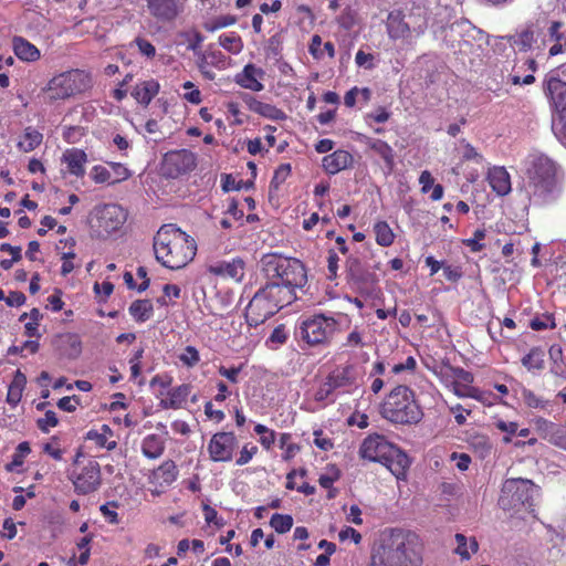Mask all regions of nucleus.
<instances>
[{"mask_svg": "<svg viewBox=\"0 0 566 566\" xmlns=\"http://www.w3.org/2000/svg\"><path fill=\"white\" fill-rule=\"evenodd\" d=\"M86 160V154L77 148L67 149L62 156V164L65 165L66 171L76 177L84 176Z\"/></svg>", "mask_w": 566, "mask_h": 566, "instance_id": "nucleus-22", "label": "nucleus"}, {"mask_svg": "<svg viewBox=\"0 0 566 566\" xmlns=\"http://www.w3.org/2000/svg\"><path fill=\"white\" fill-rule=\"evenodd\" d=\"M462 144V157L464 160H472L476 164H481L483 161V157L481 154L476 151V149L465 140L461 142Z\"/></svg>", "mask_w": 566, "mask_h": 566, "instance_id": "nucleus-55", "label": "nucleus"}, {"mask_svg": "<svg viewBox=\"0 0 566 566\" xmlns=\"http://www.w3.org/2000/svg\"><path fill=\"white\" fill-rule=\"evenodd\" d=\"M526 192L535 203L553 200L558 192V170L545 155H531L526 161Z\"/></svg>", "mask_w": 566, "mask_h": 566, "instance_id": "nucleus-3", "label": "nucleus"}, {"mask_svg": "<svg viewBox=\"0 0 566 566\" xmlns=\"http://www.w3.org/2000/svg\"><path fill=\"white\" fill-rule=\"evenodd\" d=\"M235 446L237 438L232 432H219L211 438L208 450L213 461H229Z\"/></svg>", "mask_w": 566, "mask_h": 566, "instance_id": "nucleus-15", "label": "nucleus"}, {"mask_svg": "<svg viewBox=\"0 0 566 566\" xmlns=\"http://www.w3.org/2000/svg\"><path fill=\"white\" fill-rule=\"evenodd\" d=\"M335 327L336 321L333 317L316 315L302 322L300 335L306 343L316 345L327 340L333 335Z\"/></svg>", "mask_w": 566, "mask_h": 566, "instance_id": "nucleus-12", "label": "nucleus"}, {"mask_svg": "<svg viewBox=\"0 0 566 566\" xmlns=\"http://www.w3.org/2000/svg\"><path fill=\"white\" fill-rule=\"evenodd\" d=\"M381 416L400 424L417 423L422 418V410L407 386H396L386 397L380 409Z\"/></svg>", "mask_w": 566, "mask_h": 566, "instance_id": "nucleus-7", "label": "nucleus"}, {"mask_svg": "<svg viewBox=\"0 0 566 566\" xmlns=\"http://www.w3.org/2000/svg\"><path fill=\"white\" fill-rule=\"evenodd\" d=\"M488 181L492 190L499 196H505L512 189L510 174L504 167L490 168L488 172Z\"/></svg>", "mask_w": 566, "mask_h": 566, "instance_id": "nucleus-23", "label": "nucleus"}, {"mask_svg": "<svg viewBox=\"0 0 566 566\" xmlns=\"http://www.w3.org/2000/svg\"><path fill=\"white\" fill-rule=\"evenodd\" d=\"M244 262L237 258L231 261H220L209 266V271L216 275L229 277L234 282H241L244 277Z\"/></svg>", "mask_w": 566, "mask_h": 566, "instance_id": "nucleus-20", "label": "nucleus"}, {"mask_svg": "<svg viewBox=\"0 0 566 566\" xmlns=\"http://www.w3.org/2000/svg\"><path fill=\"white\" fill-rule=\"evenodd\" d=\"M195 167L196 156L187 149L170 151L165 155L163 161V171L170 178L187 174Z\"/></svg>", "mask_w": 566, "mask_h": 566, "instance_id": "nucleus-14", "label": "nucleus"}, {"mask_svg": "<svg viewBox=\"0 0 566 566\" xmlns=\"http://www.w3.org/2000/svg\"><path fill=\"white\" fill-rule=\"evenodd\" d=\"M359 376L360 374L358 368L353 364H348L346 366L337 367L334 369L328 375L327 379L335 390L349 392L352 389L358 387Z\"/></svg>", "mask_w": 566, "mask_h": 566, "instance_id": "nucleus-16", "label": "nucleus"}, {"mask_svg": "<svg viewBox=\"0 0 566 566\" xmlns=\"http://www.w3.org/2000/svg\"><path fill=\"white\" fill-rule=\"evenodd\" d=\"M336 391L328 379L321 385V387L315 392V399L317 401H323L329 398V396Z\"/></svg>", "mask_w": 566, "mask_h": 566, "instance_id": "nucleus-62", "label": "nucleus"}, {"mask_svg": "<svg viewBox=\"0 0 566 566\" xmlns=\"http://www.w3.org/2000/svg\"><path fill=\"white\" fill-rule=\"evenodd\" d=\"M470 446L479 453L481 458H485L490 454L492 446L490 440L484 434H475L470 438Z\"/></svg>", "mask_w": 566, "mask_h": 566, "instance_id": "nucleus-43", "label": "nucleus"}, {"mask_svg": "<svg viewBox=\"0 0 566 566\" xmlns=\"http://www.w3.org/2000/svg\"><path fill=\"white\" fill-rule=\"evenodd\" d=\"M348 284L363 295H370L378 283L377 275L364 266L358 258L349 256L346 261Z\"/></svg>", "mask_w": 566, "mask_h": 566, "instance_id": "nucleus-11", "label": "nucleus"}, {"mask_svg": "<svg viewBox=\"0 0 566 566\" xmlns=\"http://www.w3.org/2000/svg\"><path fill=\"white\" fill-rule=\"evenodd\" d=\"M353 163V156L346 150H335L334 153L326 155L322 160L324 170L329 175H335Z\"/></svg>", "mask_w": 566, "mask_h": 566, "instance_id": "nucleus-21", "label": "nucleus"}, {"mask_svg": "<svg viewBox=\"0 0 566 566\" xmlns=\"http://www.w3.org/2000/svg\"><path fill=\"white\" fill-rule=\"evenodd\" d=\"M13 50L20 60L27 62H34L39 60L41 55L35 45L20 36L13 39Z\"/></svg>", "mask_w": 566, "mask_h": 566, "instance_id": "nucleus-29", "label": "nucleus"}, {"mask_svg": "<svg viewBox=\"0 0 566 566\" xmlns=\"http://www.w3.org/2000/svg\"><path fill=\"white\" fill-rule=\"evenodd\" d=\"M485 238V230L478 229L473 233V238L464 240V244L468 245L471 251L480 252L483 250L484 245L480 243L481 240Z\"/></svg>", "mask_w": 566, "mask_h": 566, "instance_id": "nucleus-53", "label": "nucleus"}, {"mask_svg": "<svg viewBox=\"0 0 566 566\" xmlns=\"http://www.w3.org/2000/svg\"><path fill=\"white\" fill-rule=\"evenodd\" d=\"M449 411L454 416L455 422L459 426H463L467 422V416L471 413L470 409L460 403L449 406Z\"/></svg>", "mask_w": 566, "mask_h": 566, "instance_id": "nucleus-57", "label": "nucleus"}, {"mask_svg": "<svg viewBox=\"0 0 566 566\" xmlns=\"http://www.w3.org/2000/svg\"><path fill=\"white\" fill-rule=\"evenodd\" d=\"M287 339V333L285 331V327L283 325H280L274 328L271 336L266 340V344L270 346V348L274 349L280 345H283Z\"/></svg>", "mask_w": 566, "mask_h": 566, "instance_id": "nucleus-48", "label": "nucleus"}, {"mask_svg": "<svg viewBox=\"0 0 566 566\" xmlns=\"http://www.w3.org/2000/svg\"><path fill=\"white\" fill-rule=\"evenodd\" d=\"M191 392L190 385H181L170 389L159 402L164 409H178L184 406Z\"/></svg>", "mask_w": 566, "mask_h": 566, "instance_id": "nucleus-24", "label": "nucleus"}, {"mask_svg": "<svg viewBox=\"0 0 566 566\" xmlns=\"http://www.w3.org/2000/svg\"><path fill=\"white\" fill-rule=\"evenodd\" d=\"M31 448L29 442H21L12 454V460L6 464L9 472H21L27 457L30 454Z\"/></svg>", "mask_w": 566, "mask_h": 566, "instance_id": "nucleus-36", "label": "nucleus"}, {"mask_svg": "<svg viewBox=\"0 0 566 566\" xmlns=\"http://www.w3.org/2000/svg\"><path fill=\"white\" fill-rule=\"evenodd\" d=\"M91 177L97 184H112V171L109 170V168L104 166H94L91 170Z\"/></svg>", "mask_w": 566, "mask_h": 566, "instance_id": "nucleus-50", "label": "nucleus"}, {"mask_svg": "<svg viewBox=\"0 0 566 566\" xmlns=\"http://www.w3.org/2000/svg\"><path fill=\"white\" fill-rule=\"evenodd\" d=\"M73 483L75 489L82 493H92L96 491V488L99 484L98 463L90 461L88 464L83 468L82 472L75 478Z\"/></svg>", "mask_w": 566, "mask_h": 566, "instance_id": "nucleus-18", "label": "nucleus"}, {"mask_svg": "<svg viewBox=\"0 0 566 566\" xmlns=\"http://www.w3.org/2000/svg\"><path fill=\"white\" fill-rule=\"evenodd\" d=\"M536 431L542 438H547L554 433V423L545 418L537 417L533 420Z\"/></svg>", "mask_w": 566, "mask_h": 566, "instance_id": "nucleus-51", "label": "nucleus"}, {"mask_svg": "<svg viewBox=\"0 0 566 566\" xmlns=\"http://www.w3.org/2000/svg\"><path fill=\"white\" fill-rule=\"evenodd\" d=\"M117 506L118 505L115 501L108 502L101 506V512H102L103 516L111 524H118V522H119L118 515L115 511V509H117Z\"/></svg>", "mask_w": 566, "mask_h": 566, "instance_id": "nucleus-54", "label": "nucleus"}, {"mask_svg": "<svg viewBox=\"0 0 566 566\" xmlns=\"http://www.w3.org/2000/svg\"><path fill=\"white\" fill-rule=\"evenodd\" d=\"M423 549L419 535L394 528L374 545L368 566H422Z\"/></svg>", "mask_w": 566, "mask_h": 566, "instance_id": "nucleus-1", "label": "nucleus"}, {"mask_svg": "<svg viewBox=\"0 0 566 566\" xmlns=\"http://www.w3.org/2000/svg\"><path fill=\"white\" fill-rule=\"evenodd\" d=\"M158 262L171 270L186 266L196 255L197 244L186 232L174 224H164L154 238Z\"/></svg>", "mask_w": 566, "mask_h": 566, "instance_id": "nucleus-2", "label": "nucleus"}, {"mask_svg": "<svg viewBox=\"0 0 566 566\" xmlns=\"http://www.w3.org/2000/svg\"><path fill=\"white\" fill-rule=\"evenodd\" d=\"M531 327L534 331H542L546 328H554L555 322L552 315L545 314L539 317H535L531 321Z\"/></svg>", "mask_w": 566, "mask_h": 566, "instance_id": "nucleus-52", "label": "nucleus"}, {"mask_svg": "<svg viewBox=\"0 0 566 566\" xmlns=\"http://www.w3.org/2000/svg\"><path fill=\"white\" fill-rule=\"evenodd\" d=\"M502 491L510 495H523L527 493H537L539 488L531 480L512 478L505 480Z\"/></svg>", "mask_w": 566, "mask_h": 566, "instance_id": "nucleus-25", "label": "nucleus"}, {"mask_svg": "<svg viewBox=\"0 0 566 566\" xmlns=\"http://www.w3.org/2000/svg\"><path fill=\"white\" fill-rule=\"evenodd\" d=\"M179 359L187 367H193L199 363L200 356L193 346H187L180 354Z\"/></svg>", "mask_w": 566, "mask_h": 566, "instance_id": "nucleus-49", "label": "nucleus"}, {"mask_svg": "<svg viewBox=\"0 0 566 566\" xmlns=\"http://www.w3.org/2000/svg\"><path fill=\"white\" fill-rule=\"evenodd\" d=\"M442 379L457 397L481 400L480 390L471 386L473 382L471 373L449 366L442 370Z\"/></svg>", "mask_w": 566, "mask_h": 566, "instance_id": "nucleus-10", "label": "nucleus"}, {"mask_svg": "<svg viewBox=\"0 0 566 566\" xmlns=\"http://www.w3.org/2000/svg\"><path fill=\"white\" fill-rule=\"evenodd\" d=\"M258 451V448L255 446H252V444H245L241 452H240V455L239 458L237 459V464L238 465H244L247 464L248 462L251 461V459L253 458V455L256 453Z\"/></svg>", "mask_w": 566, "mask_h": 566, "instance_id": "nucleus-59", "label": "nucleus"}, {"mask_svg": "<svg viewBox=\"0 0 566 566\" xmlns=\"http://www.w3.org/2000/svg\"><path fill=\"white\" fill-rule=\"evenodd\" d=\"M127 218L118 205H105L97 211L96 231L98 237L108 238L122 229Z\"/></svg>", "mask_w": 566, "mask_h": 566, "instance_id": "nucleus-13", "label": "nucleus"}, {"mask_svg": "<svg viewBox=\"0 0 566 566\" xmlns=\"http://www.w3.org/2000/svg\"><path fill=\"white\" fill-rule=\"evenodd\" d=\"M374 56L370 53H366L361 50H359L356 53L355 62L358 66L365 67V69H373L374 67Z\"/></svg>", "mask_w": 566, "mask_h": 566, "instance_id": "nucleus-61", "label": "nucleus"}, {"mask_svg": "<svg viewBox=\"0 0 566 566\" xmlns=\"http://www.w3.org/2000/svg\"><path fill=\"white\" fill-rule=\"evenodd\" d=\"M158 92L159 83L155 80H148L137 84L132 95L138 103L148 105Z\"/></svg>", "mask_w": 566, "mask_h": 566, "instance_id": "nucleus-27", "label": "nucleus"}, {"mask_svg": "<svg viewBox=\"0 0 566 566\" xmlns=\"http://www.w3.org/2000/svg\"><path fill=\"white\" fill-rule=\"evenodd\" d=\"M108 166L112 171V184L124 181L132 176L128 168L119 163H108Z\"/></svg>", "mask_w": 566, "mask_h": 566, "instance_id": "nucleus-47", "label": "nucleus"}, {"mask_svg": "<svg viewBox=\"0 0 566 566\" xmlns=\"http://www.w3.org/2000/svg\"><path fill=\"white\" fill-rule=\"evenodd\" d=\"M387 31L391 39H403L410 33L409 25L403 21L401 12H390L387 18Z\"/></svg>", "mask_w": 566, "mask_h": 566, "instance_id": "nucleus-28", "label": "nucleus"}, {"mask_svg": "<svg viewBox=\"0 0 566 566\" xmlns=\"http://www.w3.org/2000/svg\"><path fill=\"white\" fill-rule=\"evenodd\" d=\"M454 539L457 542L454 553L459 555L462 560L470 559L472 554L479 551V543L475 537L468 538L465 535L457 533Z\"/></svg>", "mask_w": 566, "mask_h": 566, "instance_id": "nucleus-30", "label": "nucleus"}, {"mask_svg": "<svg viewBox=\"0 0 566 566\" xmlns=\"http://www.w3.org/2000/svg\"><path fill=\"white\" fill-rule=\"evenodd\" d=\"M522 364L528 370H542L544 368V352L534 347L522 358Z\"/></svg>", "mask_w": 566, "mask_h": 566, "instance_id": "nucleus-40", "label": "nucleus"}, {"mask_svg": "<svg viewBox=\"0 0 566 566\" xmlns=\"http://www.w3.org/2000/svg\"><path fill=\"white\" fill-rule=\"evenodd\" d=\"M338 537L342 542L348 538H350L355 544H359L361 542V534L350 526L344 527L339 532Z\"/></svg>", "mask_w": 566, "mask_h": 566, "instance_id": "nucleus-60", "label": "nucleus"}, {"mask_svg": "<svg viewBox=\"0 0 566 566\" xmlns=\"http://www.w3.org/2000/svg\"><path fill=\"white\" fill-rule=\"evenodd\" d=\"M359 454L369 461L382 463L397 479L406 475L410 464L403 451L379 434L367 437L360 446Z\"/></svg>", "mask_w": 566, "mask_h": 566, "instance_id": "nucleus-5", "label": "nucleus"}, {"mask_svg": "<svg viewBox=\"0 0 566 566\" xmlns=\"http://www.w3.org/2000/svg\"><path fill=\"white\" fill-rule=\"evenodd\" d=\"M261 269L271 282H279L280 286L289 287L292 293L306 282L305 268L297 259L269 253L262 256Z\"/></svg>", "mask_w": 566, "mask_h": 566, "instance_id": "nucleus-6", "label": "nucleus"}, {"mask_svg": "<svg viewBox=\"0 0 566 566\" xmlns=\"http://www.w3.org/2000/svg\"><path fill=\"white\" fill-rule=\"evenodd\" d=\"M521 395L524 403L530 408L543 409L546 407V401L527 388L523 387Z\"/></svg>", "mask_w": 566, "mask_h": 566, "instance_id": "nucleus-46", "label": "nucleus"}, {"mask_svg": "<svg viewBox=\"0 0 566 566\" xmlns=\"http://www.w3.org/2000/svg\"><path fill=\"white\" fill-rule=\"evenodd\" d=\"M546 90L559 114L554 127L563 124L566 135V64L552 71L546 78Z\"/></svg>", "mask_w": 566, "mask_h": 566, "instance_id": "nucleus-9", "label": "nucleus"}, {"mask_svg": "<svg viewBox=\"0 0 566 566\" xmlns=\"http://www.w3.org/2000/svg\"><path fill=\"white\" fill-rule=\"evenodd\" d=\"M177 465L174 461L168 460L153 472V480L159 485H169L177 479Z\"/></svg>", "mask_w": 566, "mask_h": 566, "instance_id": "nucleus-32", "label": "nucleus"}, {"mask_svg": "<svg viewBox=\"0 0 566 566\" xmlns=\"http://www.w3.org/2000/svg\"><path fill=\"white\" fill-rule=\"evenodd\" d=\"M295 293L289 287L280 286L276 281L268 283L260 289L245 310V318L250 326H258L277 313L281 308L292 303Z\"/></svg>", "mask_w": 566, "mask_h": 566, "instance_id": "nucleus-4", "label": "nucleus"}, {"mask_svg": "<svg viewBox=\"0 0 566 566\" xmlns=\"http://www.w3.org/2000/svg\"><path fill=\"white\" fill-rule=\"evenodd\" d=\"M271 526L280 534L289 532L293 526V518L290 515L274 514L271 517Z\"/></svg>", "mask_w": 566, "mask_h": 566, "instance_id": "nucleus-45", "label": "nucleus"}, {"mask_svg": "<svg viewBox=\"0 0 566 566\" xmlns=\"http://www.w3.org/2000/svg\"><path fill=\"white\" fill-rule=\"evenodd\" d=\"M264 75L265 72L262 69L248 64L242 72L235 75V83L243 88L261 92L264 88V85L261 83Z\"/></svg>", "mask_w": 566, "mask_h": 566, "instance_id": "nucleus-19", "label": "nucleus"}, {"mask_svg": "<svg viewBox=\"0 0 566 566\" xmlns=\"http://www.w3.org/2000/svg\"><path fill=\"white\" fill-rule=\"evenodd\" d=\"M219 44L227 51L233 54H238L243 49V42L239 35L234 33L222 34L219 36Z\"/></svg>", "mask_w": 566, "mask_h": 566, "instance_id": "nucleus-42", "label": "nucleus"}, {"mask_svg": "<svg viewBox=\"0 0 566 566\" xmlns=\"http://www.w3.org/2000/svg\"><path fill=\"white\" fill-rule=\"evenodd\" d=\"M244 102L250 111L269 118H279L281 112L271 104L263 103L253 96L247 95Z\"/></svg>", "mask_w": 566, "mask_h": 566, "instance_id": "nucleus-35", "label": "nucleus"}, {"mask_svg": "<svg viewBox=\"0 0 566 566\" xmlns=\"http://www.w3.org/2000/svg\"><path fill=\"white\" fill-rule=\"evenodd\" d=\"M154 312L153 303L149 300H138L130 304L129 313L138 322L148 321Z\"/></svg>", "mask_w": 566, "mask_h": 566, "instance_id": "nucleus-37", "label": "nucleus"}, {"mask_svg": "<svg viewBox=\"0 0 566 566\" xmlns=\"http://www.w3.org/2000/svg\"><path fill=\"white\" fill-rule=\"evenodd\" d=\"M165 440L157 434L146 436L143 439L140 446L143 455L151 460L160 458L165 451Z\"/></svg>", "mask_w": 566, "mask_h": 566, "instance_id": "nucleus-26", "label": "nucleus"}, {"mask_svg": "<svg viewBox=\"0 0 566 566\" xmlns=\"http://www.w3.org/2000/svg\"><path fill=\"white\" fill-rule=\"evenodd\" d=\"M374 232L376 235V242L381 247H389L392 244L395 234L385 221H379L374 226Z\"/></svg>", "mask_w": 566, "mask_h": 566, "instance_id": "nucleus-39", "label": "nucleus"}, {"mask_svg": "<svg viewBox=\"0 0 566 566\" xmlns=\"http://www.w3.org/2000/svg\"><path fill=\"white\" fill-rule=\"evenodd\" d=\"M241 371V367H230L227 368L224 366L219 367V374L223 377H226L228 380H230L233 384H237L239 381V374Z\"/></svg>", "mask_w": 566, "mask_h": 566, "instance_id": "nucleus-64", "label": "nucleus"}, {"mask_svg": "<svg viewBox=\"0 0 566 566\" xmlns=\"http://www.w3.org/2000/svg\"><path fill=\"white\" fill-rule=\"evenodd\" d=\"M339 476L340 472L335 465H327L319 474L318 483L323 489L329 490Z\"/></svg>", "mask_w": 566, "mask_h": 566, "instance_id": "nucleus-44", "label": "nucleus"}, {"mask_svg": "<svg viewBox=\"0 0 566 566\" xmlns=\"http://www.w3.org/2000/svg\"><path fill=\"white\" fill-rule=\"evenodd\" d=\"M279 443L280 448L283 450L282 458L285 461L293 459L301 451L300 446L292 442V436L290 433H281Z\"/></svg>", "mask_w": 566, "mask_h": 566, "instance_id": "nucleus-41", "label": "nucleus"}, {"mask_svg": "<svg viewBox=\"0 0 566 566\" xmlns=\"http://www.w3.org/2000/svg\"><path fill=\"white\" fill-rule=\"evenodd\" d=\"M3 531L1 532V536L8 539H12L17 536V524L13 518L8 517L3 521L2 525Z\"/></svg>", "mask_w": 566, "mask_h": 566, "instance_id": "nucleus-63", "label": "nucleus"}, {"mask_svg": "<svg viewBox=\"0 0 566 566\" xmlns=\"http://www.w3.org/2000/svg\"><path fill=\"white\" fill-rule=\"evenodd\" d=\"M57 422L56 413L49 410L45 412L43 418L38 420V426L42 431L48 432L50 428L55 427Z\"/></svg>", "mask_w": 566, "mask_h": 566, "instance_id": "nucleus-58", "label": "nucleus"}, {"mask_svg": "<svg viewBox=\"0 0 566 566\" xmlns=\"http://www.w3.org/2000/svg\"><path fill=\"white\" fill-rule=\"evenodd\" d=\"M368 145L385 160L386 165L391 169L395 163L392 148L386 142L380 139H368Z\"/></svg>", "mask_w": 566, "mask_h": 566, "instance_id": "nucleus-38", "label": "nucleus"}, {"mask_svg": "<svg viewBox=\"0 0 566 566\" xmlns=\"http://www.w3.org/2000/svg\"><path fill=\"white\" fill-rule=\"evenodd\" d=\"M291 174V166L289 164H282L277 167L271 181V186L279 188L283 184L289 175Z\"/></svg>", "mask_w": 566, "mask_h": 566, "instance_id": "nucleus-56", "label": "nucleus"}, {"mask_svg": "<svg viewBox=\"0 0 566 566\" xmlns=\"http://www.w3.org/2000/svg\"><path fill=\"white\" fill-rule=\"evenodd\" d=\"M42 134L33 127H27L18 142V148L23 153L34 150L42 143Z\"/></svg>", "mask_w": 566, "mask_h": 566, "instance_id": "nucleus-34", "label": "nucleus"}, {"mask_svg": "<svg viewBox=\"0 0 566 566\" xmlns=\"http://www.w3.org/2000/svg\"><path fill=\"white\" fill-rule=\"evenodd\" d=\"M91 86L92 78L88 73L81 70H71L53 76L48 82L44 91L50 101H61L81 94Z\"/></svg>", "mask_w": 566, "mask_h": 566, "instance_id": "nucleus-8", "label": "nucleus"}, {"mask_svg": "<svg viewBox=\"0 0 566 566\" xmlns=\"http://www.w3.org/2000/svg\"><path fill=\"white\" fill-rule=\"evenodd\" d=\"M286 489L306 494L314 492V488L311 486L306 480V471L303 469L298 471L294 470L287 474Z\"/></svg>", "mask_w": 566, "mask_h": 566, "instance_id": "nucleus-33", "label": "nucleus"}, {"mask_svg": "<svg viewBox=\"0 0 566 566\" xmlns=\"http://www.w3.org/2000/svg\"><path fill=\"white\" fill-rule=\"evenodd\" d=\"M112 437L113 431L107 424H102L99 429H92L86 434V439L107 450H114L117 446L115 440H111Z\"/></svg>", "mask_w": 566, "mask_h": 566, "instance_id": "nucleus-31", "label": "nucleus"}, {"mask_svg": "<svg viewBox=\"0 0 566 566\" xmlns=\"http://www.w3.org/2000/svg\"><path fill=\"white\" fill-rule=\"evenodd\" d=\"M149 12L163 21L174 20L184 9L181 0H146Z\"/></svg>", "mask_w": 566, "mask_h": 566, "instance_id": "nucleus-17", "label": "nucleus"}]
</instances>
